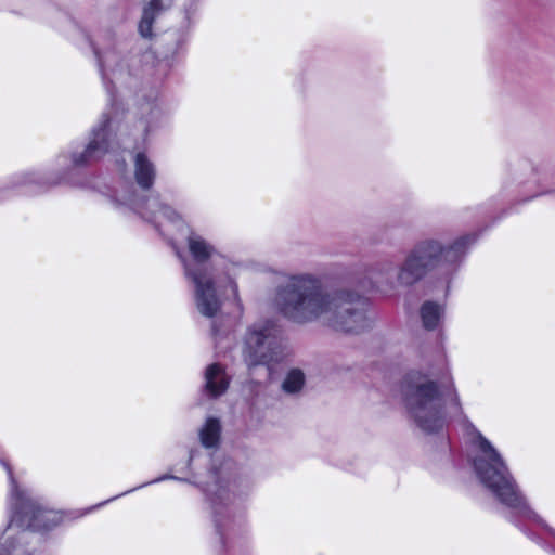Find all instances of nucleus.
Wrapping results in <instances>:
<instances>
[{
  "mask_svg": "<svg viewBox=\"0 0 555 555\" xmlns=\"http://www.w3.org/2000/svg\"><path fill=\"white\" fill-rule=\"evenodd\" d=\"M477 444L480 453L474 457V469L479 481L502 504L544 526L543 520L529 507L505 462L490 441L478 434Z\"/></svg>",
  "mask_w": 555,
  "mask_h": 555,
  "instance_id": "nucleus-2",
  "label": "nucleus"
},
{
  "mask_svg": "<svg viewBox=\"0 0 555 555\" xmlns=\"http://www.w3.org/2000/svg\"><path fill=\"white\" fill-rule=\"evenodd\" d=\"M280 312L297 324L320 322L337 332L360 333L371 321L366 302L345 289H327L312 274L289 276L275 297Z\"/></svg>",
  "mask_w": 555,
  "mask_h": 555,
  "instance_id": "nucleus-1",
  "label": "nucleus"
},
{
  "mask_svg": "<svg viewBox=\"0 0 555 555\" xmlns=\"http://www.w3.org/2000/svg\"><path fill=\"white\" fill-rule=\"evenodd\" d=\"M443 314V308L436 302L426 301L421 308L423 326L426 330H434L438 326Z\"/></svg>",
  "mask_w": 555,
  "mask_h": 555,
  "instance_id": "nucleus-15",
  "label": "nucleus"
},
{
  "mask_svg": "<svg viewBox=\"0 0 555 555\" xmlns=\"http://www.w3.org/2000/svg\"><path fill=\"white\" fill-rule=\"evenodd\" d=\"M167 477H162V478H157L156 480H154L153 482H157V481H160L163 479H166Z\"/></svg>",
  "mask_w": 555,
  "mask_h": 555,
  "instance_id": "nucleus-22",
  "label": "nucleus"
},
{
  "mask_svg": "<svg viewBox=\"0 0 555 555\" xmlns=\"http://www.w3.org/2000/svg\"><path fill=\"white\" fill-rule=\"evenodd\" d=\"M454 406L457 411H460V405H459V402H457V398H455L454 400Z\"/></svg>",
  "mask_w": 555,
  "mask_h": 555,
  "instance_id": "nucleus-21",
  "label": "nucleus"
},
{
  "mask_svg": "<svg viewBox=\"0 0 555 555\" xmlns=\"http://www.w3.org/2000/svg\"><path fill=\"white\" fill-rule=\"evenodd\" d=\"M188 247L197 266L194 267L188 262H185L184 266L190 264L193 269L208 268L207 266H204V263L210 260L217 254L214 245L194 232H191L188 236Z\"/></svg>",
  "mask_w": 555,
  "mask_h": 555,
  "instance_id": "nucleus-11",
  "label": "nucleus"
},
{
  "mask_svg": "<svg viewBox=\"0 0 555 555\" xmlns=\"http://www.w3.org/2000/svg\"><path fill=\"white\" fill-rule=\"evenodd\" d=\"M134 177L137 183L143 190H149L154 184L156 177L155 166L144 153H137L134 156Z\"/></svg>",
  "mask_w": 555,
  "mask_h": 555,
  "instance_id": "nucleus-14",
  "label": "nucleus"
},
{
  "mask_svg": "<svg viewBox=\"0 0 555 555\" xmlns=\"http://www.w3.org/2000/svg\"><path fill=\"white\" fill-rule=\"evenodd\" d=\"M124 203L129 205L143 218L154 222H158L160 218H165L170 222L180 220V216L170 207L160 204L158 197L138 199L133 196H129L124 198Z\"/></svg>",
  "mask_w": 555,
  "mask_h": 555,
  "instance_id": "nucleus-8",
  "label": "nucleus"
},
{
  "mask_svg": "<svg viewBox=\"0 0 555 555\" xmlns=\"http://www.w3.org/2000/svg\"><path fill=\"white\" fill-rule=\"evenodd\" d=\"M185 276L194 284V302L197 311L206 317H216L222 306V298L217 289V275L214 268L193 269L184 266Z\"/></svg>",
  "mask_w": 555,
  "mask_h": 555,
  "instance_id": "nucleus-7",
  "label": "nucleus"
},
{
  "mask_svg": "<svg viewBox=\"0 0 555 555\" xmlns=\"http://www.w3.org/2000/svg\"><path fill=\"white\" fill-rule=\"evenodd\" d=\"M170 2L164 3L162 0H150L143 8L142 17L139 23V33L143 38L153 36L154 21L168 8Z\"/></svg>",
  "mask_w": 555,
  "mask_h": 555,
  "instance_id": "nucleus-12",
  "label": "nucleus"
},
{
  "mask_svg": "<svg viewBox=\"0 0 555 555\" xmlns=\"http://www.w3.org/2000/svg\"><path fill=\"white\" fill-rule=\"evenodd\" d=\"M229 387V377L224 370L217 363L210 364L205 372V389L212 396L218 397L225 392Z\"/></svg>",
  "mask_w": 555,
  "mask_h": 555,
  "instance_id": "nucleus-13",
  "label": "nucleus"
},
{
  "mask_svg": "<svg viewBox=\"0 0 555 555\" xmlns=\"http://www.w3.org/2000/svg\"><path fill=\"white\" fill-rule=\"evenodd\" d=\"M279 333L272 320L256 322L248 328L243 348L244 361L248 366L269 364L279 359Z\"/></svg>",
  "mask_w": 555,
  "mask_h": 555,
  "instance_id": "nucleus-6",
  "label": "nucleus"
},
{
  "mask_svg": "<svg viewBox=\"0 0 555 555\" xmlns=\"http://www.w3.org/2000/svg\"><path fill=\"white\" fill-rule=\"evenodd\" d=\"M229 285H230V288H231V292H232L234 298L238 299V287H237V284L234 281H230Z\"/></svg>",
  "mask_w": 555,
  "mask_h": 555,
  "instance_id": "nucleus-19",
  "label": "nucleus"
},
{
  "mask_svg": "<svg viewBox=\"0 0 555 555\" xmlns=\"http://www.w3.org/2000/svg\"><path fill=\"white\" fill-rule=\"evenodd\" d=\"M0 555H9V550L4 545H0Z\"/></svg>",
  "mask_w": 555,
  "mask_h": 555,
  "instance_id": "nucleus-20",
  "label": "nucleus"
},
{
  "mask_svg": "<svg viewBox=\"0 0 555 555\" xmlns=\"http://www.w3.org/2000/svg\"><path fill=\"white\" fill-rule=\"evenodd\" d=\"M211 504L214 521L216 529L221 533L223 519L230 520V503L232 495L225 487L215 485L214 488L207 490Z\"/></svg>",
  "mask_w": 555,
  "mask_h": 555,
  "instance_id": "nucleus-10",
  "label": "nucleus"
},
{
  "mask_svg": "<svg viewBox=\"0 0 555 555\" xmlns=\"http://www.w3.org/2000/svg\"><path fill=\"white\" fill-rule=\"evenodd\" d=\"M409 413L424 431L439 430L444 423L442 398L436 383L424 380L412 384L405 392Z\"/></svg>",
  "mask_w": 555,
  "mask_h": 555,
  "instance_id": "nucleus-4",
  "label": "nucleus"
},
{
  "mask_svg": "<svg viewBox=\"0 0 555 555\" xmlns=\"http://www.w3.org/2000/svg\"><path fill=\"white\" fill-rule=\"evenodd\" d=\"M8 472L11 483V500L14 512L11 518L9 529L16 525L21 528H28L35 531L49 530L55 527L61 520L60 513L43 508L37 501L30 498L27 492L17 488L9 464L2 462Z\"/></svg>",
  "mask_w": 555,
  "mask_h": 555,
  "instance_id": "nucleus-5",
  "label": "nucleus"
},
{
  "mask_svg": "<svg viewBox=\"0 0 555 555\" xmlns=\"http://www.w3.org/2000/svg\"><path fill=\"white\" fill-rule=\"evenodd\" d=\"M108 119H105L99 129L93 130L92 139L80 154L73 155V163L76 166H83L92 160L98 159L106 153L108 149L106 126Z\"/></svg>",
  "mask_w": 555,
  "mask_h": 555,
  "instance_id": "nucleus-9",
  "label": "nucleus"
},
{
  "mask_svg": "<svg viewBox=\"0 0 555 555\" xmlns=\"http://www.w3.org/2000/svg\"><path fill=\"white\" fill-rule=\"evenodd\" d=\"M305 374L299 369L291 370L282 383L284 392L294 395L299 392L305 385Z\"/></svg>",
  "mask_w": 555,
  "mask_h": 555,
  "instance_id": "nucleus-17",
  "label": "nucleus"
},
{
  "mask_svg": "<svg viewBox=\"0 0 555 555\" xmlns=\"http://www.w3.org/2000/svg\"><path fill=\"white\" fill-rule=\"evenodd\" d=\"M473 242L474 237L470 235L461 236L448 245L433 238L420 241L398 268V284L412 286L430 271L455 264Z\"/></svg>",
  "mask_w": 555,
  "mask_h": 555,
  "instance_id": "nucleus-3",
  "label": "nucleus"
},
{
  "mask_svg": "<svg viewBox=\"0 0 555 555\" xmlns=\"http://www.w3.org/2000/svg\"><path fill=\"white\" fill-rule=\"evenodd\" d=\"M220 423L215 417L207 418L205 425L199 431L201 442L205 448L216 447L220 438Z\"/></svg>",
  "mask_w": 555,
  "mask_h": 555,
  "instance_id": "nucleus-16",
  "label": "nucleus"
},
{
  "mask_svg": "<svg viewBox=\"0 0 555 555\" xmlns=\"http://www.w3.org/2000/svg\"><path fill=\"white\" fill-rule=\"evenodd\" d=\"M393 263L390 261H383L376 264L375 272L380 276V280L389 282L392 278Z\"/></svg>",
  "mask_w": 555,
  "mask_h": 555,
  "instance_id": "nucleus-18",
  "label": "nucleus"
}]
</instances>
